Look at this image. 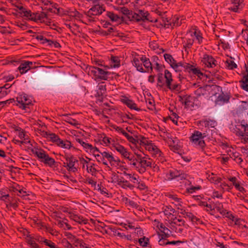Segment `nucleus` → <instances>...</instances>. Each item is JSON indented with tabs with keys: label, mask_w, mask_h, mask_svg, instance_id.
<instances>
[{
	"label": "nucleus",
	"mask_w": 248,
	"mask_h": 248,
	"mask_svg": "<svg viewBox=\"0 0 248 248\" xmlns=\"http://www.w3.org/2000/svg\"><path fill=\"white\" fill-rule=\"evenodd\" d=\"M188 34L191 37L195 38L199 44H201L202 43L203 39L202 34L197 28L194 27L191 29Z\"/></svg>",
	"instance_id": "obj_21"
},
{
	"label": "nucleus",
	"mask_w": 248,
	"mask_h": 248,
	"mask_svg": "<svg viewBox=\"0 0 248 248\" xmlns=\"http://www.w3.org/2000/svg\"><path fill=\"white\" fill-rule=\"evenodd\" d=\"M107 16L112 21L117 22L120 20V17L112 12H107Z\"/></svg>",
	"instance_id": "obj_61"
},
{
	"label": "nucleus",
	"mask_w": 248,
	"mask_h": 248,
	"mask_svg": "<svg viewBox=\"0 0 248 248\" xmlns=\"http://www.w3.org/2000/svg\"><path fill=\"white\" fill-rule=\"evenodd\" d=\"M65 162L63 163V166L68 171L76 172L78 171V167L76 164L78 160L76 157L72 155H65L64 156Z\"/></svg>",
	"instance_id": "obj_12"
},
{
	"label": "nucleus",
	"mask_w": 248,
	"mask_h": 248,
	"mask_svg": "<svg viewBox=\"0 0 248 248\" xmlns=\"http://www.w3.org/2000/svg\"><path fill=\"white\" fill-rule=\"evenodd\" d=\"M70 16L75 17L77 19H83V15L80 14L79 12L76 10L72 11L70 12Z\"/></svg>",
	"instance_id": "obj_62"
},
{
	"label": "nucleus",
	"mask_w": 248,
	"mask_h": 248,
	"mask_svg": "<svg viewBox=\"0 0 248 248\" xmlns=\"http://www.w3.org/2000/svg\"><path fill=\"white\" fill-rule=\"evenodd\" d=\"M33 63L30 61H25L20 63L18 67L20 73L22 75L27 73L31 68Z\"/></svg>",
	"instance_id": "obj_28"
},
{
	"label": "nucleus",
	"mask_w": 248,
	"mask_h": 248,
	"mask_svg": "<svg viewBox=\"0 0 248 248\" xmlns=\"http://www.w3.org/2000/svg\"><path fill=\"white\" fill-rule=\"evenodd\" d=\"M181 180L179 186L182 189L188 188L192 183V181L189 179V176L186 174H181L178 181Z\"/></svg>",
	"instance_id": "obj_19"
},
{
	"label": "nucleus",
	"mask_w": 248,
	"mask_h": 248,
	"mask_svg": "<svg viewBox=\"0 0 248 248\" xmlns=\"http://www.w3.org/2000/svg\"><path fill=\"white\" fill-rule=\"evenodd\" d=\"M117 151L126 160L127 163L136 169L138 162V157L128 152L124 146H118Z\"/></svg>",
	"instance_id": "obj_3"
},
{
	"label": "nucleus",
	"mask_w": 248,
	"mask_h": 248,
	"mask_svg": "<svg viewBox=\"0 0 248 248\" xmlns=\"http://www.w3.org/2000/svg\"><path fill=\"white\" fill-rule=\"evenodd\" d=\"M103 157L105 160V162L108 163L109 162L111 166L118 165L120 162V159L117 157H114L111 153L104 151L103 152Z\"/></svg>",
	"instance_id": "obj_15"
},
{
	"label": "nucleus",
	"mask_w": 248,
	"mask_h": 248,
	"mask_svg": "<svg viewBox=\"0 0 248 248\" xmlns=\"http://www.w3.org/2000/svg\"><path fill=\"white\" fill-rule=\"evenodd\" d=\"M202 62L207 67L213 68L217 65V61L211 56L208 54H204Z\"/></svg>",
	"instance_id": "obj_18"
},
{
	"label": "nucleus",
	"mask_w": 248,
	"mask_h": 248,
	"mask_svg": "<svg viewBox=\"0 0 248 248\" xmlns=\"http://www.w3.org/2000/svg\"><path fill=\"white\" fill-rule=\"evenodd\" d=\"M154 225H155L159 230L164 235L165 237H168L170 234V230L167 228L162 223L160 222L158 220H155L154 221Z\"/></svg>",
	"instance_id": "obj_27"
},
{
	"label": "nucleus",
	"mask_w": 248,
	"mask_h": 248,
	"mask_svg": "<svg viewBox=\"0 0 248 248\" xmlns=\"http://www.w3.org/2000/svg\"><path fill=\"white\" fill-rule=\"evenodd\" d=\"M21 16L25 19L34 22H45L47 19L46 14L44 12L32 13L23 6L18 7Z\"/></svg>",
	"instance_id": "obj_1"
},
{
	"label": "nucleus",
	"mask_w": 248,
	"mask_h": 248,
	"mask_svg": "<svg viewBox=\"0 0 248 248\" xmlns=\"http://www.w3.org/2000/svg\"><path fill=\"white\" fill-rule=\"evenodd\" d=\"M142 143L145 146V149L148 151L155 157H157L158 160L163 162L165 159L162 152L158 148V147L154 143H148L147 140L143 141Z\"/></svg>",
	"instance_id": "obj_10"
},
{
	"label": "nucleus",
	"mask_w": 248,
	"mask_h": 248,
	"mask_svg": "<svg viewBox=\"0 0 248 248\" xmlns=\"http://www.w3.org/2000/svg\"><path fill=\"white\" fill-rule=\"evenodd\" d=\"M68 217L70 219L79 224H86L88 222L87 219L84 218L83 216L77 214L76 212H69Z\"/></svg>",
	"instance_id": "obj_16"
},
{
	"label": "nucleus",
	"mask_w": 248,
	"mask_h": 248,
	"mask_svg": "<svg viewBox=\"0 0 248 248\" xmlns=\"http://www.w3.org/2000/svg\"><path fill=\"white\" fill-rule=\"evenodd\" d=\"M122 102L131 109L138 110H140L137 107V105L132 100L127 97H124L122 99Z\"/></svg>",
	"instance_id": "obj_37"
},
{
	"label": "nucleus",
	"mask_w": 248,
	"mask_h": 248,
	"mask_svg": "<svg viewBox=\"0 0 248 248\" xmlns=\"http://www.w3.org/2000/svg\"><path fill=\"white\" fill-rule=\"evenodd\" d=\"M248 110V101H242L237 109V112L243 113Z\"/></svg>",
	"instance_id": "obj_51"
},
{
	"label": "nucleus",
	"mask_w": 248,
	"mask_h": 248,
	"mask_svg": "<svg viewBox=\"0 0 248 248\" xmlns=\"http://www.w3.org/2000/svg\"><path fill=\"white\" fill-rule=\"evenodd\" d=\"M138 242L140 246L142 247H146L149 245V239L145 236L139 238Z\"/></svg>",
	"instance_id": "obj_58"
},
{
	"label": "nucleus",
	"mask_w": 248,
	"mask_h": 248,
	"mask_svg": "<svg viewBox=\"0 0 248 248\" xmlns=\"http://www.w3.org/2000/svg\"><path fill=\"white\" fill-rule=\"evenodd\" d=\"M170 86L167 84H165L166 86L170 91L173 92H179L181 89V85L174 81L170 82Z\"/></svg>",
	"instance_id": "obj_42"
},
{
	"label": "nucleus",
	"mask_w": 248,
	"mask_h": 248,
	"mask_svg": "<svg viewBox=\"0 0 248 248\" xmlns=\"http://www.w3.org/2000/svg\"><path fill=\"white\" fill-rule=\"evenodd\" d=\"M164 57L170 66L176 72H179L181 71V68L183 65L184 62H177L169 54H165Z\"/></svg>",
	"instance_id": "obj_13"
},
{
	"label": "nucleus",
	"mask_w": 248,
	"mask_h": 248,
	"mask_svg": "<svg viewBox=\"0 0 248 248\" xmlns=\"http://www.w3.org/2000/svg\"><path fill=\"white\" fill-rule=\"evenodd\" d=\"M132 62L133 65L136 67L138 71L141 72H144L142 63L140 62V60L138 58L134 57L133 59Z\"/></svg>",
	"instance_id": "obj_47"
},
{
	"label": "nucleus",
	"mask_w": 248,
	"mask_h": 248,
	"mask_svg": "<svg viewBox=\"0 0 248 248\" xmlns=\"http://www.w3.org/2000/svg\"><path fill=\"white\" fill-rule=\"evenodd\" d=\"M193 198L195 200L198 201V205L202 207H207L211 209V205L208 204L207 202L205 201H202L200 200V196H194Z\"/></svg>",
	"instance_id": "obj_59"
},
{
	"label": "nucleus",
	"mask_w": 248,
	"mask_h": 248,
	"mask_svg": "<svg viewBox=\"0 0 248 248\" xmlns=\"http://www.w3.org/2000/svg\"><path fill=\"white\" fill-rule=\"evenodd\" d=\"M244 0H231L228 10L235 13H239L242 10Z\"/></svg>",
	"instance_id": "obj_14"
},
{
	"label": "nucleus",
	"mask_w": 248,
	"mask_h": 248,
	"mask_svg": "<svg viewBox=\"0 0 248 248\" xmlns=\"http://www.w3.org/2000/svg\"><path fill=\"white\" fill-rule=\"evenodd\" d=\"M181 70V71L179 74L180 76L183 75L184 73H188L190 74L197 76L200 78H202L203 76V73L199 68L185 62H184L182 68Z\"/></svg>",
	"instance_id": "obj_11"
},
{
	"label": "nucleus",
	"mask_w": 248,
	"mask_h": 248,
	"mask_svg": "<svg viewBox=\"0 0 248 248\" xmlns=\"http://www.w3.org/2000/svg\"><path fill=\"white\" fill-rule=\"evenodd\" d=\"M86 170L88 173H91L93 175L96 172V169L95 168V164L90 163L86 165Z\"/></svg>",
	"instance_id": "obj_57"
},
{
	"label": "nucleus",
	"mask_w": 248,
	"mask_h": 248,
	"mask_svg": "<svg viewBox=\"0 0 248 248\" xmlns=\"http://www.w3.org/2000/svg\"><path fill=\"white\" fill-rule=\"evenodd\" d=\"M15 102H13L19 108L27 110L29 108L30 106L32 105V99L27 94L22 93L18 94L16 97Z\"/></svg>",
	"instance_id": "obj_7"
},
{
	"label": "nucleus",
	"mask_w": 248,
	"mask_h": 248,
	"mask_svg": "<svg viewBox=\"0 0 248 248\" xmlns=\"http://www.w3.org/2000/svg\"><path fill=\"white\" fill-rule=\"evenodd\" d=\"M46 135L47 136V137L50 139V140L53 143H54L55 144H57L58 143V141L60 140V137L55 134V133H46Z\"/></svg>",
	"instance_id": "obj_52"
},
{
	"label": "nucleus",
	"mask_w": 248,
	"mask_h": 248,
	"mask_svg": "<svg viewBox=\"0 0 248 248\" xmlns=\"http://www.w3.org/2000/svg\"><path fill=\"white\" fill-rule=\"evenodd\" d=\"M183 215L185 217H187L190 221H191L193 223H198L200 222V219L194 216L192 213L188 212H186L184 211V212L182 213Z\"/></svg>",
	"instance_id": "obj_41"
},
{
	"label": "nucleus",
	"mask_w": 248,
	"mask_h": 248,
	"mask_svg": "<svg viewBox=\"0 0 248 248\" xmlns=\"http://www.w3.org/2000/svg\"><path fill=\"white\" fill-rule=\"evenodd\" d=\"M165 195L169 199L173 201V202H171V203L174 204L178 209L181 210L182 209L183 202L181 198L178 197L176 194L169 192L167 193Z\"/></svg>",
	"instance_id": "obj_17"
},
{
	"label": "nucleus",
	"mask_w": 248,
	"mask_h": 248,
	"mask_svg": "<svg viewBox=\"0 0 248 248\" xmlns=\"http://www.w3.org/2000/svg\"><path fill=\"white\" fill-rule=\"evenodd\" d=\"M83 148L86 152L90 154H94L95 151L99 152V149L97 147H94L87 142L84 144Z\"/></svg>",
	"instance_id": "obj_43"
},
{
	"label": "nucleus",
	"mask_w": 248,
	"mask_h": 248,
	"mask_svg": "<svg viewBox=\"0 0 248 248\" xmlns=\"http://www.w3.org/2000/svg\"><path fill=\"white\" fill-rule=\"evenodd\" d=\"M162 210L164 215L167 218L168 222H169V221H170L171 219H172L175 217L174 215V214L175 213V210L174 208H173L171 206H164L162 207Z\"/></svg>",
	"instance_id": "obj_20"
},
{
	"label": "nucleus",
	"mask_w": 248,
	"mask_h": 248,
	"mask_svg": "<svg viewBox=\"0 0 248 248\" xmlns=\"http://www.w3.org/2000/svg\"><path fill=\"white\" fill-rule=\"evenodd\" d=\"M183 103L186 108H191L194 106L195 98L190 95H186L182 98Z\"/></svg>",
	"instance_id": "obj_31"
},
{
	"label": "nucleus",
	"mask_w": 248,
	"mask_h": 248,
	"mask_svg": "<svg viewBox=\"0 0 248 248\" xmlns=\"http://www.w3.org/2000/svg\"><path fill=\"white\" fill-rule=\"evenodd\" d=\"M194 38L191 37L188 34L187 37L186 38L183 42V46L185 48L186 51H187V49H190L192 47L194 43Z\"/></svg>",
	"instance_id": "obj_35"
},
{
	"label": "nucleus",
	"mask_w": 248,
	"mask_h": 248,
	"mask_svg": "<svg viewBox=\"0 0 248 248\" xmlns=\"http://www.w3.org/2000/svg\"><path fill=\"white\" fill-rule=\"evenodd\" d=\"M200 123L202 124V125L205 126V127H214L216 125V121L214 120H212L210 119H206L202 120L200 122Z\"/></svg>",
	"instance_id": "obj_53"
},
{
	"label": "nucleus",
	"mask_w": 248,
	"mask_h": 248,
	"mask_svg": "<svg viewBox=\"0 0 248 248\" xmlns=\"http://www.w3.org/2000/svg\"><path fill=\"white\" fill-rule=\"evenodd\" d=\"M206 137L205 133H202L199 131H195L190 138L192 145L203 151L205 143L203 139Z\"/></svg>",
	"instance_id": "obj_8"
},
{
	"label": "nucleus",
	"mask_w": 248,
	"mask_h": 248,
	"mask_svg": "<svg viewBox=\"0 0 248 248\" xmlns=\"http://www.w3.org/2000/svg\"><path fill=\"white\" fill-rule=\"evenodd\" d=\"M110 68H118L120 66V60L118 57L111 56L110 60Z\"/></svg>",
	"instance_id": "obj_44"
},
{
	"label": "nucleus",
	"mask_w": 248,
	"mask_h": 248,
	"mask_svg": "<svg viewBox=\"0 0 248 248\" xmlns=\"http://www.w3.org/2000/svg\"><path fill=\"white\" fill-rule=\"evenodd\" d=\"M90 10L91 12H93L95 16L100 15L105 11V6L103 4L93 5Z\"/></svg>",
	"instance_id": "obj_33"
},
{
	"label": "nucleus",
	"mask_w": 248,
	"mask_h": 248,
	"mask_svg": "<svg viewBox=\"0 0 248 248\" xmlns=\"http://www.w3.org/2000/svg\"><path fill=\"white\" fill-rule=\"evenodd\" d=\"M41 162L50 167H52L53 166H54L56 163L54 159L50 157L48 154L46 155V156L41 160Z\"/></svg>",
	"instance_id": "obj_40"
},
{
	"label": "nucleus",
	"mask_w": 248,
	"mask_h": 248,
	"mask_svg": "<svg viewBox=\"0 0 248 248\" xmlns=\"http://www.w3.org/2000/svg\"><path fill=\"white\" fill-rule=\"evenodd\" d=\"M123 201L127 206L137 208L139 206L138 203L134 201L131 200L127 197L123 198Z\"/></svg>",
	"instance_id": "obj_54"
},
{
	"label": "nucleus",
	"mask_w": 248,
	"mask_h": 248,
	"mask_svg": "<svg viewBox=\"0 0 248 248\" xmlns=\"http://www.w3.org/2000/svg\"><path fill=\"white\" fill-rule=\"evenodd\" d=\"M213 89L210 85H206L198 88L194 92L196 98L202 100L209 98L215 94Z\"/></svg>",
	"instance_id": "obj_9"
},
{
	"label": "nucleus",
	"mask_w": 248,
	"mask_h": 248,
	"mask_svg": "<svg viewBox=\"0 0 248 248\" xmlns=\"http://www.w3.org/2000/svg\"><path fill=\"white\" fill-rule=\"evenodd\" d=\"M140 61L142 62L145 70L144 69V72H152L153 71V65L150 61L149 59L147 58L145 56H142L140 58Z\"/></svg>",
	"instance_id": "obj_29"
},
{
	"label": "nucleus",
	"mask_w": 248,
	"mask_h": 248,
	"mask_svg": "<svg viewBox=\"0 0 248 248\" xmlns=\"http://www.w3.org/2000/svg\"><path fill=\"white\" fill-rule=\"evenodd\" d=\"M234 132L241 139V142L248 143V124L242 121L235 125Z\"/></svg>",
	"instance_id": "obj_6"
},
{
	"label": "nucleus",
	"mask_w": 248,
	"mask_h": 248,
	"mask_svg": "<svg viewBox=\"0 0 248 248\" xmlns=\"http://www.w3.org/2000/svg\"><path fill=\"white\" fill-rule=\"evenodd\" d=\"M230 96L228 94L222 93L220 94L216 100V103L219 105H222L229 102Z\"/></svg>",
	"instance_id": "obj_30"
},
{
	"label": "nucleus",
	"mask_w": 248,
	"mask_h": 248,
	"mask_svg": "<svg viewBox=\"0 0 248 248\" xmlns=\"http://www.w3.org/2000/svg\"><path fill=\"white\" fill-rule=\"evenodd\" d=\"M241 88L248 92V76H244L242 79L239 81Z\"/></svg>",
	"instance_id": "obj_49"
},
{
	"label": "nucleus",
	"mask_w": 248,
	"mask_h": 248,
	"mask_svg": "<svg viewBox=\"0 0 248 248\" xmlns=\"http://www.w3.org/2000/svg\"><path fill=\"white\" fill-rule=\"evenodd\" d=\"M225 217L234 222L235 225H237L240 219L234 216L231 212H226Z\"/></svg>",
	"instance_id": "obj_56"
},
{
	"label": "nucleus",
	"mask_w": 248,
	"mask_h": 248,
	"mask_svg": "<svg viewBox=\"0 0 248 248\" xmlns=\"http://www.w3.org/2000/svg\"><path fill=\"white\" fill-rule=\"evenodd\" d=\"M230 156L238 164H240L243 162V159L239 153L232 152L230 154Z\"/></svg>",
	"instance_id": "obj_48"
},
{
	"label": "nucleus",
	"mask_w": 248,
	"mask_h": 248,
	"mask_svg": "<svg viewBox=\"0 0 248 248\" xmlns=\"http://www.w3.org/2000/svg\"><path fill=\"white\" fill-rule=\"evenodd\" d=\"M169 227L177 233L182 234L184 230L187 228L188 225L185 221L180 216L175 217L169 221Z\"/></svg>",
	"instance_id": "obj_4"
},
{
	"label": "nucleus",
	"mask_w": 248,
	"mask_h": 248,
	"mask_svg": "<svg viewBox=\"0 0 248 248\" xmlns=\"http://www.w3.org/2000/svg\"><path fill=\"white\" fill-rule=\"evenodd\" d=\"M57 145L62 149H67L72 150L73 151H76L77 148L74 146L73 144L68 140H62L61 139L59 141H58V143Z\"/></svg>",
	"instance_id": "obj_25"
},
{
	"label": "nucleus",
	"mask_w": 248,
	"mask_h": 248,
	"mask_svg": "<svg viewBox=\"0 0 248 248\" xmlns=\"http://www.w3.org/2000/svg\"><path fill=\"white\" fill-rule=\"evenodd\" d=\"M66 236L67 238L70 240L73 243L75 246L77 247L78 246V243L80 241V240L78 239L76 236L70 233L66 235Z\"/></svg>",
	"instance_id": "obj_64"
},
{
	"label": "nucleus",
	"mask_w": 248,
	"mask_h": 248,
	"mask_svg": "<svg viewBox=\"0 0 248 248\" xmlns=\"http://www.w3.org/2000/svg\"><path fill=\"white\" fill-rule=\"evenodd\" d=\"M93 155L96 158L97 161L99 162L102 163L104 165L108 167V163L105 162V160L104 159V157H103V152H101L99 150V152H95L94 154H93Z\"/></svg>",
	"instance_id": "obj_45"
},
{
	"label": "nucleus",
	"mask_w": 248,
	"mask_h": 248,
	"mask_svg": "<svg viewBox=\"0 0 248 248\" xmlns=\"http://www.w3.org/2000/svg\"><path fill=\"white\" fill-rule=\"evenodd\" d=\"M136 13L137 15L139 16V17L138 18H140L139 22L149 20L148 16L149 14L147 11H146L144 10H139L137 11Z\"/></svg>",
	"instance_id": "obj_38"
},
{
	"label": "nucleus",
	"mask_w": 248,
	"mask_h": 248,
	"mask_svg": "<svg viewBox=\"0 0 248 248\" xmlns=\"http://www.w3.org/2000/svg\"><path fill=\"white\" fill-rule=\"evenodd\" d=\"M202 186H193L192 184L188 188L186 189L185 193L187 194H192L197 190L201 189Z\"/></svg>",
	"instance_id": "obj_50"
},
{
	"label": "nucleus",
	"mask_w": 248,
	"mask_h": 248,
	"mask_svg": "<svg viewBox=\"0 0 248 248\" xmlns=\"http://www.w3.org/2000/svg\"><path fill=\"white\" fill-rule=\"evenodd\" d=\"M226 65L227 68L231 70H232L237 67V64L234 62L232 58L226 61Z\"/></svg>",
	"instance_id": "obj_60"
},
{
	"label": "nucleus",
	"mask_w": 248,
	"mask_h": 248,
	"mask_svg": "<svg viewBox=\"0 0 248 248\" xmlns=\"http://www.w3.org/2000/svg\"><path fill=\"white\" fill-rule=\"evenodd\" d=\"M103 143L107 146H110L111 148L117 151V148L119 146H123L122 145L117 143L115 140L110 137L104 136L102 139Z\"/></svg>",
	"instance_id": "obj_26"
},
{
	"label": "nucleus",
	"mask_w": 248,
	"mask_h": 248,
	"mask_svg": "<svg viewBox=\"0 0 248 248\" xmlns=\"http://www.w3.org/2000/svg\"><path fill=\"white\" fill-rule=\"evenodd\" d=\"M135 155L138 157V162L136 170L141 174L143 173L148 168L152 167V162L151 158L144 156L138 152H135Z\"/></svg>",
	"instance_id": "obj_5"
},
{
	"label": "nucleus",
	"mask_w": 248,
	"mask_h": 248,
	"mask_svg": "<svg viewBox=\"0 0 248 248\" xmlns=\"http://www.w3.org/2000/svg\"><path fill=\"white\" fill-rule=\"evenodd\" d=\"M207 179L211 183H214L216 185H217L221 182V178L213 173L209 174Z\"/></svg>",
	"instance_id": "obj_46"
},
{
	"label": "nucleus",
	"mask_w": 248,
	"mask_h": 248,
	"mask_svg": "<svg viewBox=\"0 0 248 248\" xmlns=\"http://www.w3.org/2000/svg\"><path fill=\"white\" fill-rule=\"evenodd\" d=\"M118 185L124 189H129L130 190L133 189L134 186L131 184L128 181L122 178L118 181Z\"/></svg>",
	"instance_id": "obj_32"
},
{
	"label": "nucleus",
	"mask_w": 248,
	"mask_h": 248,
	"mask_svg": "<svg viewBox=\"0 0 248 248\" xmlns=\"http://www.w3.org/2000/svg\"><path fill=\"white\" fill-rule=\"evenodd\" d=\"M153 12L162 18L163 21L165 25H169L170 24L168 18L164 16V15L167 12L163 9V6L162 5H159L157 7H154Z\"/></svg>",
	"instance_id": "obj_22"
},
{
	"label": "nucleus",
	"mask_w": 248,
	"mask_h": 248,
	"mask_svg": "<svg viewBox=\"0 0 248 248\" xmlns=\"http://www.w3.org/2000/svg\"><path fill=\"white\" fill-rule=\"evenodd\" d=\"M18 136L24 143H30V140L28 135L22 129L18 130Z\"/></svg>",
	"instance_id": "obj_39"
},
{
	"label": "nucleus",
	"mask_w": 248,
	"mask_h": 248,
	"mask_svg": "<svg viewBox=\"0 0 248 248\" xmlns=\"http://www.w3.org/2000/svg\"><path fill=\"white\" fill-rule=\"evenodd\" d=\"M96 16L89 9L87 12H85L84 15L83 16L82 22L88 25L90 23L96 22L97 20Z\"/></svg>",
	"instance_id": "obj_23"
},
{
	"label": "nucleus",
	"mask_w": 248,
	"mask_h": 248,
	"mask_svg": "<svg viewBox=\"0 0 248 248\" xmlns=\"http://www.w3.org/2000/svg\"><path fill=\"white\" fill-rule=\"evenodd\" d=\"M164 78H165V84H167L170 86V82L173 81L171 73L168 70L164 71Z\"/></svg>",
	"instance_id": "obj_55"
},
{
	"label": "nucleus",
	"mask_w": 248,
	"mask_h": 248,
	"mask_svg": "<svg viewBox=\"0 0 248 248\" xmlns=\"http://www.w3.org/2000/svg\"><path fill=\"white\" fill-rule=\"evenodd\" d=\"M41 241H42L44 242V243L49 247L50 248H60L57 247L55 244L52 242L50 240H47L46 239H44V238L41 237Z\"/></svg>",
	"instance_id": "obj_63"
},
{
	"label": "nucleus",
	"mask_w": 248,
	"mask_h": 248,
	"mask_svg": "<svg viewBox=\"0 0 248 248\" xmlns=\"http://www.w3.org/2000/svg\"><path fill=\"white\" fill-rule=\"evenodd\" d=\"M106 92V85L104 82H101L98 84L97 87L96 96L102 97Z\"/></svg>",
	"instance_id": "obj_34"
},
{
	"label": "nucleus",
	"mask_w": 248,
	"mask_h": 248,
	"mask_svg": "<svg viewBox=\"0 0 248 248\" xmlns=\"http://www.w3.org/2000/svg\"><path fill=\"white\" fill-rule=\"evenodd\" d=\"M32 153L36 155L38 159L41 162L46 156L47 153L42 149H36L32 150Z\"/></svg>",
	"instance_id": "obj_36"
},
{
	"label": "nucleus",
	"mask_w": 248,
	"mask_h": 248,
	"mask_svg": "<svg viewBox=\"0 0 248 248\" xmlns=\"http://www.w3.org/2000/svg\"><path fill=\"white\" fill-rule=\"evenodd\" d=\"M181 174L180 171L176 170H169L165 173L164 179L166 181H171L174 179H177L178 180Z\"/></svg>",
	"instance_id": "obj_24"
},
{
	"label": "nucleus",
	"mask_w": 248,
	"mask_h": 248,
	"mask_svg": "<svg viewBox=\"0 0 248 248\" xmlns=\"http://www.w3.org/2000/svg\"><path fill=\"white\" fill-rule=\"evenodd\" d=\"M110 69L108 66H104L103 68L97 66H90L89 69V73L92 75L96 81L107 80L110 73L108 71Z\"/></svg>",
	"instance_id": "obj_2"
}]
</instances>
